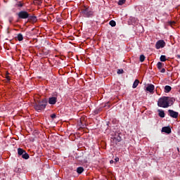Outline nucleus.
I'll use <instances>...</instances> for the list:
<instances>
[{
    "label": "nucleus",
    "mask_w": 180,
    "mask_h": 180,
    "mask_svg": "<svg viewBox=\"0 0 180 180\" xmlns=\"http://www.w3.org/2000/svg\"><path fill=\"white\" fill-rule=\"evenodd\" d=\"M174 102H175V98L163 96L158 99V106H159V108H169V106H172Z\"/></svg>",
    "instance_id": "1"
},
{
    "label": "nucleus",
    "mask_w": 180,
    "mask_h": 180,
    "mask_svg": "<svg viewBox=\"0 0 180 180\" xmlns=\"http://www.w3.org/2000/svg\"><path fill=\"white\" fill-rule=\"evenodd\" d=\"M47 100L46 98L42 99L41 101H37L34 103V109L37 110V112H41V110H44L46 107L47 106Z\"/></svg>",
    "instance_id": "2"
},
{
    "label": "nucleus",
    "mask_w": 180,
    "mask_h": 180,
    "mask_svg": "<svg viewBox=\"0 0 180 180\" xmlns=\"http://www.w3.org/2000/svg\"><path fill=\"white\" fill-rule=\"evenodd\" d=\"M81 13L83 15L84 18H92V16H94V11H92L89 6H86L82 8Z\"/></svg>",
    "instance_id": "3"
},
{
    "label": "nucleus",
    "mask_w": 180,
    "mask_h": 180,
    "mask_svg": "<svg viewBox=\"0 0 180 180\" xmlns=\"http://www.w3.org/2000/svg\"><path fill=\"white\" fill-rule=\"evenodd\" d=\"M19 19H27L29 18V13L27 11H21L18 13Z\"/></svg>",
    "instance_id": "4"
},
{
    "label": "nucleus",
    "mask_w": 180,
    "mask_h": 180,
    "mask_svg": "<svg viewBox=\"0 0 180 180\" xmlns=\"http://www.w3.org/2000/svg\"><path fill=\"white\" fill-rule=\"evenodd\" d=\"M165 47V41L162 39L158 41L155 44V49L160 50V49H164Z\"/></svg>",
    "instance_id": "5"
},
{
    "label": "nucleus",
    "mask_w": 180,
    "mask_h": 180,
    "mask_svg": "<svg viewBox=\"0 0 180 180\" xmlns=\"http://www.w3.org/2000/svg\"><path fill=\"white\" fill-rule=\"evenodd\" d=\"M168 113L169 116H170V117H173V119H177L178 116H179V113L173 110H168Z\"/></svg>",
    "instance_id": "6"
},
{
    "label": "nucleus",
    "mask_w": 180,
    "mask_h": 180,
    "mask_svg": "<svg viewBox=\"0 0 180 180\" xmlns=\"http://www.w3.org/2000/svg\"><path fill=\"white\" fill-rule=\"evenodd\" d=\"M49 105H56L57 103V95L50 97L48 101Z\"/></svg>",
    "instance_id": "7"
},
{
    "label": "nucleus",
    "mask_w": 180,
    "mask_h": 180,
    "mask_svg": "<svg viewBox=\"0 0 180 180\" xmlns=\"http://www.w3.org/2000/svg\"><path fill=\"white\" fill-rule=\"evenodd\" d=\"M154 89H155V86L153 84H148V86L146 87V91H148V92H150V94H153V92H154Z\"/></svg>",
    "instance_id": "8"
},
{
    "label": "nucleus",
    "mask_w": 180,
    "mask_h": 180,
    "mask_svg": "<svg viewBox=\"0 0 180 180\" xmlns=\"http://www.w3.org/2000/svg\"><path fill=\"white\" fill-rule=\"evenodd\" d=\"M171 128L169 127H164L162 128V133H167V134H171Z\"/></svg>",
    "instance_id": "9"
},
{
    "label": "nucleus",
    "mask_w": 180,
    "mask_h": 180,
    "mask_svg": "<svg viewBox=\"0 0 180 180\" xmlns=\"http://www.w3.org/2000/svg\"><path fill=\"white\" fill-rule=\"evenodd\" d=\"M113 141L115 143H120L122 141V137L120 136V134L115 135V137L112 138Z\"/></svg>",
    "instance_id": "10"
},
{
    "label": "nucleus",
    "mask_w": 180,
    "mask_h": 180,
    "mask_svg": "<svg viewBox=\"0 0 180 180\" xmlns=\"http://www.w3.org/2000/svg\"><path fill=\"white\" fill-rule=\"evenodd\" d=\"M27 19L28 20H31V22H37V18L34 15H30V14H29V18Z\"/></svg>",
    "instance_id": "11"
},
{
    "label": "nucleus",
    "mask_w": 180,
    "mask_h": 180,
    "mask_svg": "<svg viewBox=\"0 0 180 180\" xmlns=\"http://www.w3.org/2000/svg\"><path fill=\"white\" fill-rule=\"evenodd\" d=\"M160 117H165V112L162 110H158Z\"/></svg>",
    "instance_id": "12"
},
{
    "label": "nucleus",
    "mask_w": 180,
    "mask_h": 180,
    "mask_svg": "<svg viewBox=\"0 0 180 180\" xmlns=\"http://www.w3.org/2000/svg\"><path fill=\"white\" fill-rule=\"evenodd\" d=\"M171 89H172V88L169 85L165 86V92L166 94H168L169 92H171Z\"/></svg>",
    "instance_id": "13"
},
{
    "label": "nucleus",
    "mask_w": 180,
    "mask_h": 180,
    "mask_svg": "<svg viewBox=\"0 0 180 180\" xmlns=\"http://www.w3.org/2000/svg\"><path fill=\"white\" fill-rule=\"evenodd\" d=\"M139 84H140V81H139V79H136V80L134 82L132 88H134V89L137 88V86H139Z\"/></svg>",
    "instance_id": "14"
},
{
    "label": "nucleus",
    "mask_w": 180,
    "mask_h": 180,
    "mask_svg": "<svg viewBox=\"0 0 180 180\" xmlns=\"http://www.w3.org/2000/svg\"><path fill=\"white\" fill-rule=\"evenodd\" d=\"M26 151L25 150H23L22 148H18V155H22V154H24Z\"/></svg>",
    "instance_id": "15"
},
{
    "label": "nucleus",
    "mask_w": 180,
    "mask_h": 180,
    "mask_svg": "<svg viewBox=\"0 0 180 180\" xmlns=\"http://www.w3.org/2000/svg\"><path fill=\"white\" fill-rule=\"evenodd\" d=\"M77 174H82L84 172V167H77Z\"/></svg>",
    "instance_id": "16"
},
{
    "label": "nucleus",
    "mask_w": 180,
    "mask_h": 180,
    "mask_svg": "<svg viewBox=\"0 0 180 180\" xmlns=\"http://www.w3.org/2000/svg\"><path fill=\"white\" fill-rule=\"evenodd\" d=\"M17 39L18 41H22V40H23V34H22L21 33L18 34Z\"/></svg>",
    "instance_id": "17"
},
{
    "label": "nucleus",
    "mask_w": 180,
    "mask_h": 180,
    "mask_svg": "<svg viewBox=\"0 0 180 180\" xmlns=\"http://www.w3.org/2000/svg\"><path fill=\"white\" fill-rule=\"evenodd\" d=\"M21 156H22V158H23L24 160H29L30 158L29 155L26 152L24 154H22Z\"/></svg>",
    "instance_id": "18"
},
{
    "label": "nucleus",
    "mask_w": 180,
    "mask_h": 180,
    "mask_svg": "<svg viewBox=\"0 0 180 180\" xmlns=\"http://www.w3.org/2000/svg\"><path fill=\"white\" fill-rule=\"evenodd\" d=\"M157 67L159 70L162 69V67H164V63H161V62H158L157 63Z\"/></svg>",
    "instance_id": "19"
},
{
    "label": "nucleus",
    "mask_w": 180,
    "mask_h": 180,
    "mask_svg": "<svg viewBox=\"0 0 180 180\" xmlns=\"http://www.w3.org/2000/svg\"><path fill=\"white\" fill-rule=\"evenodd\" d=\"M160 61H162V63L167 61V56L162 55L160 58Z\"/></svg>",
    "instance_id": "20"
},
{
    "label": "nucleus",
    "mask_w": 180,
    "mask_h": 180,
    "mask_svg": "<svg viewBox=\"0 0 180 180\" xmlns=\"http://www.w3.org/2000/svg\"><path fill=\"white\" fill-rule=\"evenodd\" d=\"M109 25L110 26H112V27H115V26H116V21L110 20Z\"/></svg>",
    "instance_id": "21"
},
{
    "label": "nucleus",
    "mask_w": 180,
    "mask_h": 180,
    "mask_svg": "<svg viewBox=\"0 0 180 180\" xmlns=\"http://www.w3.org/2000/svg\"><path fill=\"white\" fill-rule=\"evenodd\" d=\"M5 78L6 79L7 82H9V81H11V77H9V72H7L6 74Z\"/></svg>",
    "instance_id": "22"
},
{
    "label": "nucleus",
    "mask_w": 180,
    "mask_h": 180,
    "mask_svg": "<svg viewBox=\"0 0 180 180\" xmlns=\"http://www.w3.org/2000/svg\"><path fill=\"white\" fill-rule=\"evenodd\" d=\"M124 4H126V0H119L118 1V5L122 6Z\"/></svg>",
    "instance_id": "23"
},
{
    "label": "nucleus",
    "mask_w": 180,
    "mask_h": 180,
    "mask_svg": "<svg viewBox=\"0 0 180 180\" xmlns=\"http://www.w3.org/2000/svg\"><path fill=\"white\" fill-rule=\"evenodd\" d=\"M144 60H146V56H144V55H141L140 56V61H141V63H143L144 61Z\"/></svg>",
    "instance_id": "24"
},
{
    "label": "nucleus",
    "mask_w": 180,
    "mask_h": 180,
    "mask_svg": "<svg viewBox=\"0 0 180 180\" xmlns=\"http://www.w3.org/2000/svg\"><path fill=\"white\" fill-rule=\"evenodd\" d=\"M123 72H124V70H123V69H118L117 74H123Z\"/></svg>",
    "instance_id": "25"
},
{
    "label": "nucleus",
    "mask_w": 180,
    "mask_h": 180,
    "mask_svg": "<svg viewBox=\"0 0 180 180\" xmlns=\"http://www.w3.org/2000/svg\"><path fill=\"white\" fill-rule=\"evenodd\" d=\"M104 108H105L106 109H109V108H110V105H109V102L105 103V105H104Z\"/></svg>",
    "instance_id": "26"
},
{
    "label": "nucleus",
    "mask_w": 180,
    "mask_h": 180,
    "mask_svg": "<svg viewBox=\"0 0 180 180\" xmlns=\"http://www.w3.org/2000/svg\"><path fill=\"white\" fill-rule=\"evenodd\" d=\"M51 119L54 120V119H56V117H57V115L53 113V114L51 115Z\"/></svg>",
    "instance_id": "27"
},
{
    "label": "nucleus",
    "mask_w": 180,
    "mask_h": 180,
    "mask_svg": "<svg viewBox=\"0 0 180 180\" xmlns=\"http://www.w3.org/2000/svg\"><path fill=\"white\" fill-rule=\"evenodd\" d=\"M169 25H170L171 26H172V25H175V21H169Z\"/></svg>",
    "instance_id": "28"
},
{
    "label": "nucleus",
    "mask_w": 180,
    "mask_h": 180,
    "mask_svg": "<svg viewBox=\"0 0 180 180\" xmlns=\"http://www.w3.org/2000/svg\"><path fill=\"white\" fill-rule=\"evenodd\" d=\"M17 6H19L20 8H22V6H23V4H22V3H18V4H17Z\"/></svg>",
    "instance_id": "29"
},
{
    "label": "nucleus",
    "mask_w": 180,
    "mask_h": 180,
    "mask_svg": "<svg viewBox=\"0 0 180 180\" xmlns=\"http://www.w3.org/2000/svg\"><path fill=\"white\" fill-rule=\"evenodd\" d=\"M160 72H162V74H164V72H165V68H162V69H160Z\"/></svg>",
    "instance_id": "30"
},
{
    "label": "nucleus",
    "mask_w": 180,
    "mask_h": 180,
    "mask_svg": "<svg viewBox=\"0 0 180 180\" xmlns=\"http://www.w3.org/2000/svg\"><path fill=\"white\" fill-rule=\"evenodd\" d=\"M119 161V158H115V162H118Z\"/></svg>",
    "instance_id": "31"
},
{
    "label": "nucleus",
    "mask_w": 180,
    "mask_h": 180,
    "mask_svg": "<svg viewBox=\"0 0 180 180\" xmlns=\"http://www.w3.org/2000/svg\"><path fill=\"white\" fill-rule=\"evenodd\" d=\"M176 57V58H178L179 60H180V55H177Z\"/></svg>",
    "instance_id": "32"
},
{
    "label": "nucleus",
    "mask_w": 180,
    "mask_h": 180,
    "mask_svg": "<svg viewBox=\"0 0 180 180\" xmlns=\"http://www.w3.org/2000/svg\"><path fill=\"white\" fill-rule=\"evenodd\" d=\"M113 162H115V161H113V160L110 161V164H113Z\"/></svg>",
    "instance_id": "33"
},
{
    "label": "nucleus",
    "mask_w": 180,
    "mask_h": 180,
    "mask_svg": "<svg viewBox=\"0 0 180 180\" xmlns=\"http://www.w3.org/2000/svg\"><path fill=\"white\" fill-rule=\"evenodd\" d=\"M177 151L179 153V148H177Z\"/></svg>",
    "instance_id": "34"
}]
</instances>
